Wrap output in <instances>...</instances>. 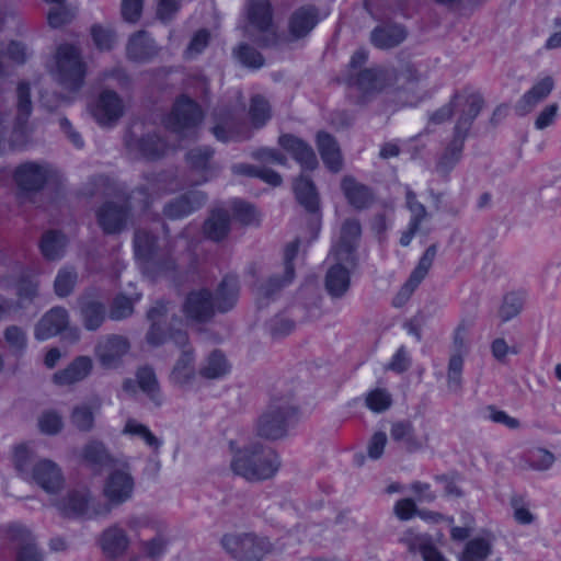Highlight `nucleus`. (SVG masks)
<instances>
[{
    "instance_id": "nucleus-1",
    "label": "nucleus",
    "mask_w": 561,
    "mask_h": 561,
    "mask_svg": "<svg viewBox=\"0 0 561 561\" xmlns=\"http://www.w3.org/2000/svg\"><path fill=\"white\" fill-rule=\"evenodd\" d=\"M238 283H217L214 287H201L188 291L181 310L188 324H205L217 313H226L238 302Z\"/></svg>"
},
{
    "instance_id": "nucleus-2",
    "label": "nucleus",
    "mask_w": 561,
    "mask_h": 561,
    "mask_svg": "<svg viewBox=\"0 0 561 561\" xmlns=\"http://www.w3.org/2000/svg\"><path fill=\"white\" fill-rule=\"evenodd\" d=\"M232 472L249 482H261L276 476L282 466L278 453L261 442L242 446L230 443Z\"/></svg>"
},
{
    "instance_id": "nucleus-3",
    "label": "nucleus",
    "mask_w": 561,
    "mask_h": 561,
    "mask_svg": "<svg viewBox=\"0 0 561 561\" xmlns=\"http://www.w3.org/2000/svg\"><path fill=\"white\" fill-rule=\"evenodd\" d=\"M362 236V225L356 218L345 219L340 236L331 250L334 264L329 268L325 280H350L357 265L356 249Z\"/></svg>"
},
{
    "instance_id": "nucleus-4",
    "label": "nucleus",
    "mask_w": 561,
    "mask_h": 561,
    "mask_svg": "<svg viewBox=\"0 0 561 561\" xmlns=\"http://www.w3.org/2000/svg\"><path fill=\"white\" fill-rule=\"evenodd\" d=\"M244 33L261 47L279 43L274 12L270 0H248L244 8Z\"/></svg>"
},
{
    "instance_id": "nucleus-5",
    "label": "nucleus",
    "mask_w": 561,
    "mask_h": 561,
    "mask_svg": "<svg viewBox=\"0 0 561 561\" xmlns=\"http://www.w3.org/2000/svg\"><path fill=\"white\" fill-rule=\"evenodd\" d=\"M294 413L295 407L290 397L273 398L257 417L256 434L270 440L283 438L287 434L288 422Z\"/></svg>"
},
{
    "instance_id": "nucleus-6",
    "label": "nucleus",
    "mask_w": 561,
    "mask_h": 561,
    "mask_svg": "<svg viewBox=\"0 0 561 561\" xmlns=\"http://www.w3.org/2000/svg\"><path fill=\"white\" fill-rule=\"evenodd\" d=\"M53 75L69 91L76 92L82 87L85 66L76 46L64 44L57 48Z\"/></svg>"
},
{
    "instance_id": "nucleus-7",
    "label": "nucleus",
    "mask_w": 561,
    "mask_h": 561,
    "mask_svg": "<svg viewBox=\"0 0 561 561\" xmlns=\"http://www.w3.org/2000/svg\"><path fill=\"white\" fill-rule=\"evenodd\" d=\"M221 545L237 561H262L272 551L266 538L251 533L225 535Z\"/></svg>"
},
{
    "instance_id": "nucleus-8",
    "label": "nucleus",
    "mask_w": 561,
    "mask_h": 561,
    "mask_svg": "<svg viewBox=\"0 0 561 561\" xmlns=\"http://www.w3.org/2000/svg\"><path fill=\"white\" fill-rule=\"evenodd\" d=\"M135 489V480L130 473V466L126 459H122L105 479L103 494L112 505H122L129 501Z\"/></svg>"
},
{
    "instance_id": "nucleus-9",
    "label": "nucleus",
    "mask_w": 561,
    "mask_h": 561,
    "mask_svg": "<svg viewBox=\"0 0 561 561\" xmlns=\"http://www.w3.org/2000/svg\"><path fill=\"white\" fill-rule=\"evenodd\" d=\"M468 330V325L461 322L454 332L453 350L447 367V387L454 393H459L462 388L463 358L469 353Z\"/></svg>"
},
{
    "instance_id": "nucleus-10",
    "label": "nucleus",
    "mask_w": 561,
    "mask_h": 561,
    "mask_svg": "<svg viewBox=\"0 0 561 561\" xmlns=\"http://www.w3.org/2000/svg\"><path fill=\"white\" fill-rule=\"evenodd\" d=\"M89 112L103 127H112L123 117L125 103L113 90L105 89L89 104Z\"/></svg>"
},
{
    "instance_id": "nucleus-11",
    "label": "nucleus",
    "mask_w": 561,
    "mask_h": 561,
    "mask_svg": "<svg viewBox=\"0 0 561 561\" xmlns=\"http://www.w3.org/2000/svg\"><path fill=\"white\" fill-rule=\"evenodd\" d=\"M394 73L386 67H371L358 70L350 76L347 83L360 92L364 96H374L390 89V81Z\"/></svg>"
},
{
    "instance_id": "nucleus-12",
    "label": "nucleus",
    "mask_w": 561,
    "mask_h": 561,
    "mask_svg": "<svg viewBox=\"0 0 561 561\" xmlns=\"http://www.w3.org/2000/svg\"><path fill=\"white\" fill-rule=\"evenodd\" d=\"M203 118L201 106L192 99L182 95L174 103L168 125L174 133L184 135L199 125Z\"/></svg>"
},
{
    "instance_id": "nucleus-13",
    "label": "nucleus",
    "mask_w": 561,
    "mask_h": 561,
    "mask_svg": "<svg viewBox=\"0 0 561 561\" xmlns=\"http://www.w3.org/2000/svg\"><path fill=\"white\" fill-rule=\"evenodd\" d=\"M130 343L127 337L118 334L104 336L95 347L99 362L107 368L116 367L128 353Z\"/></svg>"
},
{
    "instance_id": "nucleus-14",
    "label": "nucleus",
    "mask_w": 561,
    "mask_h": 561,
    "mask_svg": "<svg viewBox=\"0 0 561 561\" xmlns=\"http://www.w3.org/2000/svg\"><path fill=\"white\" fill-rule=\"evenodd\" d=\"M79 305L83 327L89 331L100 329L108 314L105 304L100 299L99 294L93 289L87 290L80 297Z\"/></svg>"
},
{
    "instance_id": "nucleus-15",
    "label": "nucleus",
    "mask_w": 561,
    "mask_h": 561,
    "mask_svg": "<svg viewBox=\"0 0 561 561\" xmlns=\"http://www.w3.org/2000/svg\"><path fill=\"white\" fill-rule=\"evenodd\" d=\"M32 480L45 492L58 493L65 483L59 466L49 459H39L32 468Z\"/></svg>"
},
{
    "instance_id": "nucleus-16",
    "label": "nucleus",
    "mask_w": 561,
    "mask_h": 561,
    "mask_svg": "<svg viewBox=\"0 0 561 561\" xmlns=\"http://www.w3.org/2000/svg\"><path fill=\"white\" fill-rule=\"evenodd\" d=\"M98 224L107 234L121 232L129 218V208L125 203H104L96 211Z\"/></svg>"
},
{
    "instance_id": "nucleus-17",
    "label": "nucleus",
    "mask_w": 561,
    "mask_h": 561,
    "mask_svg": "<svg viewBox=\"0 0 561 561\" xmlns=\"http://www.w3.org/2000/svg\"><path fill=\"white\" fill-rule=\"evenodd\" d=\"M57 508L67 516L85 515L92 517L100 514H108L110 507L104 506L100 511L92 506V499L88 491H72L56 504Z\"/></svg>"
},
{
    "instance_id": "nucleus-18",
    "label": "nucleus",
    "mask_w": 561,
    "mask_h": 561,
    "mask_svg": "<svg viewBox=\"0 0 561 561\" xmlns=\"http://www.w3.org/2000/svg\"><path fill=\"white\" fill-rule=\"evenodd\" d=\"M390 437L400 444L408 453H415L425 448L428 444V433H416L411 421H396L390 426Z\"/></svg>"
},
{
    "instance_id": "nucleus-19",
    "label": "nucleus",
    "mask_w": 561,
    "mask_h": 561,
    "mask_svg": "<svg viewBox=\"0 0 561 561\" xmlns=\"http://www.w3.org/2000/svg\"><path fill=\"white\" fill-rule=\"evenodd\" d=\"M457 93L460 94L458 107H461V110L454 131L468 136L473 121L484 105V100L479 92H469L465 90Z\"/></svg>"
},
{
    "instance_id": "nucleus-20",
    "label": "nucleus",
    "mask_w": 561,
    "mask_h": 561,
    "mask_svg": "<svg viewBox=\"0 0 561 561\" xmlns=\"http://www.w3.org/2000/svg\"><path fill=\"white\" fill-rule=\"evenodd\" d=\"M496 535L490 529H481L479 534L470 538L461 553L459 561H489L493 554Z\"/></svg>"
},
{
    "instance_id": "nucleus-21",
    "label": "nucleus",
    "mask_w": 561,
    "mask_h": 561,
    "mask_svg": "<svg viewBox=\"0 0 561 561\" xmlns=\"http://www.w3.org/2000/svg\"><path fill=\"white\" fill-rule=\"evenodd\" d=\"M130 543V537L118 524L105 528L99 538L102 552L110 559L123 557L128 551Z\"/></svg>"
},
{
    "instance_id": "nucleus-22",
    "label": "nucleus",
    "mask_w": 561,
    "mask_h": 561,
    "mask_svg": "<svg viewBox=\"0 0 561 561\" xmlns=\"http://www.w3.org/2000/svg\"><path fill=\"white\" fill-rule=\"evenodd\" d=\"M215 124L211 128V133L217 140L238 141L250 138L248 130L242 131L241 126L236 122L234 116L229 110H219L214 113Z\"/></svg>"
},
{
    "instance_id": "nucleus-23",
    "label": "nucleus",
    "mask_w": 561,
    "mask_h": 561,
    "mask_svg": "<svg viewBox=\"0 0 561 561\" xmlns=\"http://www.w3.org/2000/svg\"><path fill=\"white\" fill-rule=\"evenodd\" d=\"M278 144L291 154L304 170L312 171L318 167V159L313 149L302 139L285 134L279 136Z\"/></svg>"
},
{
    "instance_id": "nucleus-24",
    "label": "nucleus",
    "mask_w": 561,
    "mask_h": 561,
    "mask_svg": "<svg viewBox=\"0 0 561 561\" xmlns=\"http://www.w3.org/2000/svg\"><path fill=\"white\" fill-rule=\"evenodd\" d=\"M205 202L206 195L203 192L190 191L167 203L163 214L170 219H179L198 209Z\"/></svg>"
},
{
    "instance_id": "nucleus-25",
    "label": "nucleus",
    "mask_w": 561,
    "mask_h": 561,
    "mask_svg": "<svg viewBox=\"0 0 561 561\" xmlns=\"http://www.w3.org/2000/svg\"><path fill=\"white\" fill-rule=\"evenodd\" d=\"M146 183L139 186L136 192L146 196L145 207L148 206L151 197L174 192L179 187L178 179L169 172L147 174Z\"/></svg>"
},
{
    "instance_id": "nucleus-26",
    "label": "nucleus",
    "mask_w": 561,
    "mask_h": 561,
    "mask_svg": "<svg viewBox=\"0 0 561 561\" xmlns=\"http://www.w3.org/2000/svg\"><path fill=\"white\" fill-rule=\"evenodd\" d=\"M68 325V312L61 307L51 308L38 321L34 335L45 341L59 334Z\"/></svg>"
},
{
    "instance_id": "nucleus-27",
    "label": "nucleus",
    "mask_w": 561,
    "mask_h": 561,
    "mask_svg": "<svg viewBox=\"0 0 561 561\" xmlns=\"http://www.w3.org/2000/svg\"><path fill=\"white\" fill-rule=\"evenodd\" d=\"M8 538L19 546L18 561H42L31 531L19 524H12L7 529Z\"/></svg>"
},
{
    "instance_id": "nucleus-28",
    "label": "nucleus",
    "mask_w": 561,
    "mask_h": 561,
    "mask_svg": "<svg viewBox=\"0 0 561 561\" xmlns=\"http://www.w3.org/2000/svg\"><path fill=\"white\" fill-rule=\"evenodd\" d=\"M408 37V31L400 24H381L370 33V42L378 49H391Z\"/></svg>"
},
{
    "instance_id": "nucleus-29",
    "label": "nucleus",
    "mask_w": 561,
    "mask_h": 561,
    "mask_svg": "<svg viewBox=\"0 0 561 561\" xmlns=\"http://www.w3.org/2000/svg\"><path fill=\"white\" fill-rule=\"evenodd\" d=\"M47 176L48 169L34 162L20 165L14 173L16 184L24 191H37L42 188Z\"/></svg>"
},
{
    "instance_id": "nucleus-30",
    "label": "nucleus",
    "mask_w": 561,
    "mask_h": 561,
    "mask_svg": "<svg viewBox=\"0 0 561 561\" xmlns=\"http://www.w3.org/2000/svg\"><path fill=\"white\" fill-rule=\"evenodd\" d=\"M92 359L88 356L75 358L66 368L58 370L53 376L57 386H71L87 378L92 370Z\"/></svg>"
},
{
    "instance_id": "nucleus-31",
    "label": "nucleus",
    "mask_w": 561,
    "mask_h": 561,
    "mask_svg": "<svg viewBox=\"0 0 561 561\" xmlns=\"http://www.w3.org/2000/svg\"><path fill=\"white\" fill-rule=\"evenodd\" d=\"M83 462L94 470H101L104 467H114L122 459L111 455L104 443L100 440H90L87 443L81 453Z\"/></svg>"
},
{
    "instance_id": "nucleus-32",
    "label": "nucleus",
    "mask_w": 561,
    "mask_h": 561,
    "mask_svg": "<svg viewBox=\"0 0 561 561\" xmlns=\"http://www.w3.org/2000/svg\"><path fill=\"white\" fill-rule=\"evenodd\" d=\"M214 150L209 147H197L186 153V161L197 172H202V182L215 176L218 167L213 161Z\"/></svg>"
},
{
    "instance_id": "nucleus-33",
    "label": "nucleus",
    "mask_w": 561,
    "mask_h": 561,
    "mask_svg": "<svg viewBox=\"0 0 561 561\" xmlns=\"http://www.w3.org/2000/svg\"><path fill=\"white\" fill-rule=\"evenodd\" d=\"M318 12L312 7L297 9L288 23L289 35L293 39L305 37L317 24Z\"/></svg>"
},
{
    "instance_id": "nucleus-34",
    "label": "nucleus",
    "mask_w": 561,
    "mask_h": 561,
    "mask_svg": "<svg viewBox=\"0 0 561 561\" xmlns=\"http://www.w3.org/2000/svg\"><path fill=\"white\" fill-rule=\"evenodd\" d=\"M341 188L347 202L356 209L366 208L373 202L371 191L350 175L342 179Z\"/></svg>"
},
{
    "instance_id": "nucleus-35",
    "label": "nucleus",
    "mask_w": 561,
    "mask_h": 561,
    "mask_svg": "<svg viewBox=\"0 0 561 561\" xmlns=\"http://www.w3.org/2000/svg\"><path fill=\"white\" fill-rule=\"evenodd\" d=\"M195 355L193 348H185L171 371V381L180 387L190 386L195 379Z\"/></svg>"
},
{
    "instance_id": "nucleus-36",
    "label": "nucleus",
    "mask_w": 561,
    "mask_h": 561,
    "mask_svg": "<svg viewBox=\"0 0 561 561\" xmlns=\"http://www.w3.org/2000/svg\"><path fill=\"white\" fill-rule=\"evenodd\" d=\"M554 85L551 77H546L537 82L528 92H526L516 104V111L520 115L529 113L539 102L545 100L552 91Z\"/></svg>"
},
{
    "instance_id": "nucleus-37",
    "label": "nucleus",
    "mask_w": 561,
    "mask_h": 561,
    "mask_svg": "<svg viewBox=\"0 0 561 561\" xmlns=\"http://www.w3.org/2000/svg\"><path fill=\"white\" fill-rule=\"evenodd\" d=\"M318 149L324 164L333 172H339L343 165V159L336 140L328 133H319L317 136Z\"/></svg>"
},
{
    "instance_id": "nucleus-38",
    "label": "nucleus",
    "mask_w": 561,
    "mask_h": 561,
    "mask_svg": "<svg viewBox=\"0 0 561 561\" xmlns=\"http://www.w3.org/2000/svg\"><path fill=\"white\" fill-rule=\"evenodd\" d=\"M128 148L131 151H137L139 157L156 160L167 153V144L157 135H147L142 138L128 142Z\"/></svg>"
},
{
    "instance_id": "nucleus-39",
    "label": "nucleus",
    "mask_w": 561,
    "mask_h": 561,
    "mask_svg": "<svg viewBox=\"0 0 561 561\" xmlns=\"http://www.w3.org/2000/svg\"><path fill=\"white\" fill-rule=\"evenodd\" d=\"M158 53L154 42L144 31L134 34L127 45L128 58L136 61H146Z\"/></svg>"
},
{
    "instance_id": "nucleus-40",
    "label": "nucleus",
    "mask_w": 561,
    "mask_h": 561,
    "mask_svg": "<svg viewBox=\"0 0 561 561\" xmlns=\"http://www.w3.org/2000/svg\"><path fill=\"white\" fill-rule=\"evenodd\" d=\"M205 236L213 241L225 239L230 230V215L225 209H215L204 222Z\"/></svg>"
},
{
    "instance_id": "nucleus-41",
    "label": "nucleus",
    "mask_w": 561,
    "mask_h": 561,
    "mask_svg": "<svg viewBox=\"0 0 561 561\" xmlns=\"http://www.w3.org/2000/svg\"><path fill=\"white\" fill-rule=\"evenodd\" d=\"M294 192L300 205L308 211H316L319 208V197L313 182L305 176H298L294 182Z\"/></svg>"
},
{
    "instance_id": "nucleus-42",
    "label": "nucleus",
    "mask_w": 561,
    "mask_h": 561,
    "mask_svg": "<svg viewBox=\"0 0 561 561\" xmlns=\"http://www.w3.org/2000/svg\"><path fill=\"white\" fill-rule=\"evenodd\" d=\"M126 526L141 541L145 537H150L157 530H161L165 524L154 517L140 514L129 516L126 519Z\"/></svg>"
},
{
    "instance_id": "nucleus-43",
    "label": "nucleus",
    "mask_w": 561,
    "mask_h": 561,
    "mask_svg": "<svg viewBox=\"0 0 561 561\" xmlns=\"http://www.w3.org/2000/svg\"><path fill=\"white\" fill-rule=\"evenodd\" d=\"M100 409V403L83 402L73 407L70 414L71 424L80 432H90L94 426V415Z\"/></svg>"
},
{
    "instance_id": "nucleus-44",
    "label": "nucleus",
    "mask_w": 561,
    "mask_h": 561,
    "mask_svg": "<svg viewBox=\"0 0 561 561\" xmlns=\"http://www.w3.org/2000/svg\"><path fill=\"white\" fill-rule=\"evenodd\" d=\"M388 70L394 73V79L390 81V88L405 89L421 80V73L411 60H401L397 67L388 68Z\"/></svg>"
},
{
    "instance_id": "nucleus-45",
    "label": "nucleus",
    "mask_w": 561,
    "mask_h": 561,
    "mask_svg": "<svg viewBox=\"0 0 561 561\" xmlns=\"http://www.w3.org/2000/svg\"><path fill=\"white\" fill-rule=\"evenodd\" d=\"M554 461V455L541 447L530 448L520 457L523 467L535 471H547L553 466Z\"/></svg>"
},
{
    "instance_id": "nucleus-46",
    "label": "nucleus",
    "mask_w": 561,
    "mask_h": 561,
    "mask_svg": "<svg viewBox=\"0 0 561 561\" xmlns=\"http://www.w3.org/2000/svg\"><path fill=\"white\" fill-rule=\"evenodd\" d=\"M141 299L140 293H135L130 296L125 294L116 295L108 310V318L113 321H122L131 317L135 312V304Z\"/></svg>"
},
{
    "instance_id": "nucleus-47",
    "label": "nucleus",
    "mask_w": 561,
    "mask_h": 561,
    "mask_svg": "<svg viewBox=\"0 0 561 561\" xmlns=\"http://www.w3.org/2000/svg\"><path fill=\"white\" fill-rule=\"evenodd\" d=\"M467 136L454 131V138L449 146L446 148L444 154L439 159L436 169L444 175H447L449 171L458 163L463 149L465 140Z\"/></svg>"
},
{
    "instance_id": "nucleus-48",
    "label": "nucleus",
    "mask_w": 561,
    "mask_h": 561,
    "mask_svg": "<svg viewBox=\"0 0 561 561\" xmlns=\"http://www.w3.org/2000/svg\"><path fill=\"white\" fill-rule=\"evenodd\" d=\"M230 370V365L225 355L219 351L211 352L203 362L199 375L206 379H219Z\"/></svg>"
},
{
    "instance_id": "nucleus-49",
    "label": "nucleus",
    "mask_w": 561,
    "mask_h": 561,
    "mask_svg": "<svg viewBox=\"0 0 561 561\" xmlns=\"http://www.w3.org/2000/svg\"><path fill=\"white\" fill-rule=\"evenodd\" d=\"M151 536V538L140 541V549L151 560L158 561L167 551L170 542L168 526L165 525L161 530H157Z\"/></svg>"
},
{
    "instance_id": "nucleus-50",
    "label": "nucleus",
    "mask_w": 561,
    "mask_h": 561,
    "mask_svg": "<svg viewBox=\"0 0 561 561\" xmlns=\"http://www.w3.org/2000/svg\"><path fill=\"white\" fill-rule=\"evenodd\" d=\"M67 239L65 234L59 231L50 230L43 234L39 248L42 254L47 260H56L64 254Z\"/></svg>"
},
{
    "instance_id": "nucleus-51",
    "label": "nucleus",
    "mask_w": 561,
    "mask_h": 561,
    "mask_svg": "<svg viewBox=\"0 0 561 561\" xmlns=\"http://www.w3.org/2000/svg\"><path fill=\"white\" fill-rule=\"evenodd\" d=\"M136 377L140 389L152 402L160 405L162 402V396L160 393V387L153 369L148 366L141 367L138 369Z\"/></svg>"
},
{
    "instance_id": "nucleus-52",
    "label": "nucleus",
    "mask_w": 561,
    "mask_h": 561,
    "mask_svg": "<svg viewBox=\"0 0 561 561\" xmlns=\"http://www.w3.org/2000/svg\"><path fill=\"white\" fill-rule=\"evenodd\" d=\"M364 4L375 20L389 19L392 14L403 10L401 0H365Z\"/></svg>"
},
{
    "instance_id": "nucleus-53",
    "label": "nucleus",
    "mask_w": 561,
    "mask_h": 561,
    "mask_svg": "<svg viewBox=\"0 0 561 561\" xmlns=\"http://www.w3.org/2000/svg\"><path fill=\"white\" fill-rule=\"evenodd\" d=\"M251 290L257 307L264 308L282 296V283H253Z\"/></svg>"
},
{
    "instance_id": "nucleus-54",
    "label": "nucleus",
    "mask_w": 561,
    "mask_h": 561,
    "mask_svg": "<svg viewBox=\"0 0 561 561\" xmlns=\"http://www.w3.org/2000/svg\"><path fill=\"white\" fill-rule=\"evenodd\" d=\"M18 94V117L16 125L24 130L27 119L32 112L31 89L28 83L21 82L16 89Z\"/></svg>"
},
{
    "instance_id": "nucleus-55",
    "label": "nucleus",
    "mask_w": 561,
    "mask_h": 561,
    "mask_svg": "<svg viewBox=\"0 0 561 561\" xmlns=\"http://www.w3.org/2000/svg\"><path fill=\"white\" fill-rule=\"evenodd\" d=\"M249 115L254 127L260 128L264 126L272 116L268 101L260 94L252 96Z\"/></svg>"
},
{
    "instance_id": "nucleus-56",
    "label": "nucleus",
    "mask_w": 561,
    "mask_h": 561,
    "mask_svg": "<svg viewBox=\"0 0 561 561\" xmlns=\"http://www.w3.org/2000/svg\"><path fill=\"white\" fill-rule=\"evenodd\" d=\"M123 434L139 437L146 445L154 450H158L161 446L160 439L156 437L146 425L137 422L135 419H128L126 421Z\"/></svg>"
},
{
    "instance_id": "nucleus-57",
    "label": "nucleus",
    "mask_w": 561,
    "mask_h": 561,
    "mask_svg": "<svg viewBox=\"0 0 561 561\" xmlns=\"http://www.w3.org/2000/svg\"><path fill=\"white\" fill-rule=\"evenodd\" d=\"M236 59L244 67L259 69L264 65V57L254 47L241 43L232 50Z\"/></svg>"
},
{
    "instance_id": "nucleus-58",
    "label": "nucleus",
    "mask_w": 561,
    "mask_h": 561,
    "mask_svg": "<svg viewBox=\"0 0 561 561\" xmlns=\"http://www.w3.org/2000/svg\"><path fill=\"white\" fill-rule=\"evenodd\" d=\"M525 297L522 293H510L504 296L499 309V317L502 322H507L517 317L524 307Z\"/></svg>"
},
{
    "instance_id": "nucleus-59",
    "label": "nucleus",
    "mask_w": 561,
    "mask_h": 561,
    "mask_svg": "<svg viewBox=\"0 0 561 561\" xmlns=\"http://www.w3.org/2000/svg\"><path fill=\"white\" fill-rule=\"evenodd\" d=\"M157 240L146 230H137L135 233V252L139 259L148 261L154 253Z\"/></svg>"
},
{
    "instance_id": "nucleus-60",
    "label": "nucleus",
    "mask_w": 561,
    "mask_h": 561,
    "mask_svg": "<svg viewBox=\"0 0 561 561\" xmlns=\"http://www.w3.org/2000/svg\"><path fill=\"white\" fill-rule=\"evenodd\" d=\"M37 460L35 459L34 451L28 445L22 444L14 449V465L15 468L25 477L32 476V468Z\"/></svg>"
},
{
    "instance_id": "nucleus-61",
    "label": "nucleus",
    "mask_w": 561,
    "mask_h": 561,
    "mask_svg": "<svg viewBox=\"0 0 561 561\" xmlns=\"http://www.w3.org/2000/svg\"><path fill=\"white\" fill-rule=\"evenodd\" d=\"M4 339L14 355H21L27 345L26 333L16 325H10L4 331Z\"/></svg>"
},
{
    "instance_id": "nucleus-62",
    "label": "nucleus",
    "mask_w": 561,
    "mask_h": 561,
    "mask_svg": "<svg viewBox=\"0 0 561 561\" xmlns=\"http://www.w3.org/2000/svg\"><path fill=\"white\" fill-rule=\"evenodd\" d=\"M392 404L391 394L385 389H375L366 396V405L373 412L381 413Z\"/></svg>"
},
{
    "instance_id": "nucleus-63",
    "label": "nucleus",
    "mask_w": 561,
    "mask_h": 561,
    "mask_svg": "<svg viewBox=\"0 0 561 561\" xmlns=\"http://www.w3.org/2000/svg\"><path fill=\"white\" fill-rule=\"evenodd\" d=\"M401 542L407 546L410 552H420L423 554L432 542V538L427 535L416 534L413 530H408L403 534Z\"/></svg>"
},
{
    "instance_id": "nucleus-64",
    "label": "nucleus",
    "mask_w": 561,
    "mask_h": 561,
    "mask_svg": "<svg viewBox=\"0 0 561 561\" xmlns=\"http://www.w3.org/2000/svg\"><path fill=\"white\" fill-rule=\"evenodd\" d=\"M41 432L47 435L59 433L64 426L61 416L55 411H46L38 419Z\"/></svg>"
}]
</instances>
